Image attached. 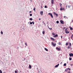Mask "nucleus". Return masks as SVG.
<instances>
[{"instance_id": "nucleus-1", "label": "nucleus", "mask_w": 73, "mask_h": 73, "mask_svg": "<svg viewBox=\"0 0 73 73\" xmlns=\"http://www.w3.org/2000/svg\"><path fill=\"white\" fill-rule=\"evenodd\" d=\"M68 29H66V30H65V32L66 33H69V31H68Z\"/></svg>"}, {"instance_id": "nucleus-2", "label": "nucleus", "mask_w": 73, "mask_h": 73, "mask_svg": "<svg viewBox=\"0 0 73 73\" xmlns=\"http://www.w3.org/2000/svg\"><path fill=\"white\" fill-rule=\"evenodd\" d=\"M70 45L69 46H68V49H70V48H71V46H72V44L71 43H70Z\"/></svg>"}, {"instance_id": "nucleus-3", "label": "nucleus", "mask_w": 73, "mask_h": 73, "mask_svg": "<svg viewBox=\"0 0 73 73\" xmlns=\"http://www.w3.org/2000/svg\"><path fill=\"white\" fill-rule=\"evenodd\" d=\"M48 15H50V16L51 17V18H53V15H52V13H50L48 14Z\"/></svg>"}, {"instance_id": "nucleus-4", "label": "nucleus", "mask_w": 73, "mask_h": 73, "mask_svg": "<svg viewBox=\"0 0 73 73\" xmlns=\"http://www.w3.org/2000/svg\"><path fill=\"white\" fill-rule=\"evenodd\" d=\"M60 23L61 24H64V21L62 20H60Z\"/></svg>"}, {"instance_id": "nucleus-5", "label": "nucleus", "mask_w": 73, "mask_h": 73, "mask_svg": "<svg viewBox=\"0 0 73 73\" xmlns=\"http://www.w3.org/2000/svg\"><path fill=\"white\" fill-rule=\"evenodd\" d=\"M69 55L70 57H72V56L73 57V54L72 53H70Z\"/></svg>"}, {"instance_id": "nucleus-6", "label": "nucleus", "mask_w": 73, "mask_h": 73, "mask_svg": "<svg viewBox=\"0 0 73 73\" xmlns=\"http://www.w3.org/2000/svg\"><path fill=\"white\" fill-rule=\"evenodd\" d=\"M40 14L42 16V15H43V11H41V12L40 11Z\"/></svg>"}, {"instance_id": "nucleus-7", "label": "nucleus", "mask_w": 73, "mask_h": 73, "mask_svg": "<svg viewBox=\"0 0 73 73\" xmlns=\"http://www.w3.org/2000/svg\"><path fill=\"white\" fill-rule=\"evenodd\" d=\"M51 2L52 4H53V3H54V0H51Z\"/></svg>"}, {"instance_id": "nucleus-8", "label": "nucleus", "mask_w": 73, "mask_h": 73, "mask_svg": "<svg viewBox=\"0 0 73 73\" xmlns=\"http://www.w3.org/2000/svg\"><path fill=\"white\" fill-rule=\"evenodd\" d=\"M58 37V35L57 34L56 35H55L53 36L54 38H56V37Z\"/></svg>"}, {"instance_id": "nucleus-9", "label": "nucleus", "mask_w": 73, "mask_h": 73, "mask_svg": "<svg viewBox=\"0 0 73 73\" xmlns=\"http://www.w3.org/2000/svg\"><path fill=\"white\" fill-rule=\"evenodd\" d=\"M60 10V11H62V10H65V9H64L63 8H62V7H61Z\"/></svg>"}, {"instance_id": "nucleus-10", "label": "nucleus", "mask_w": 73, "mask_h": 73, "mask_svg": "<svg viewBox=\"0 0 73 73\" xmlns=\"http://www.w3.org/2000/svg\"><path fill=\"white\" fill-rule=\"evenodd\" d=\"M56 48V49H58V51H60L61 50L60 48H58L57 47Z\"/></svg>"}, {"instance_id": "nucleus-11", "label": "nucleus", "mask_w": 73, "mask_h": 73, "mask_svg": "<svg viewBox=\"0 0 73 73\" xmlns=\"http://www.w3.org/2000/svg\"><path fill=\"white\" fill-rule=\"evenodd\" d=\"M54 14H55V15H56V17H58V14L57 13H56L55 12H54Z\"/></svg>"}, {"instance_id": "nucleus-12", "label": "nucleus", "mask_w": 73, "mask_h": 73, "mask_svg": "<svg viewBox=\"0 0 73 73\" xmlns=\"http://www.w3.org/2000/svg\"><path fill=\"white\" fill-rule=\"evenodd\" d=\"M58 66H59V64H58L57 65L55 66V68H57V67H58Z\"/></svg>"}, {"instance_id": "nucleus-13", "label": "nucleus", "mask_w": 73, "mask_h": 73, "mask_svg": "<svg viewBox=\"0 0 73 73\" xmlns=\"http://www.w3.org/2000/svg\"><path fill=\"white\" fill-rule=\"evenodd\" d=\"M50 38H51V40H53V41H54V39L53 38L51 37Z\"/></svg>"}, {"instance_id": "nucleus-14", "label": "nucleus", "mask_w": 73, "mask_h": 73, "mask_svg": "<svg viewBox=\"0 0 73 73\" xmlns=\"http://www.w3.org/2000/svg\"><path fill=\"white\" fill-rule=\"evenodd\" d=\"M52 45L54 46H56V44H54V43H52Z\"/></svg>"}, {"instance_id": "nucleus-15", "label": "nucleus", "mask_w": 73, "mask_h": 73, "mask_svg": "<svg viewBox=\"0 0 73 73\" xmlns=\"http://www.w3.org/2000/svg\"><path fill=\"white\" fill-rule=\"evenodd\" d=\"M29 68H30V69L32 68V66H31V65H29Z\"/></svg>"}, {"instance_id": "nucleus-16", "label": "nucleus", "mask_w": 73, "mask_h": 73, "mask_svg": "<svg viewBox=\"0 0 73 73\" xmlns=\"http://www.w3.org/2000/svg\"><path fill=\"white\" fill-rule=\"evenodd\" d=\"M69 28H70V30H72V29H73V28H72V27H69Z\"/></svg>"}, {"instance_id": "nucleus-17", "label": "nucleus", "mask_w": 73, "mask_h": 73, "mask_svg": "<svg viewBox=\"0 0 73 73\" xmlns=\"http://www.w3.org/2000/svg\"><path fill=\"white\" fill-rule=\"evenodd\" d=\"M42 34H43V35L45 34V31H43L42 32Z\"/></svg>"}, {"instance_id": "nucleus-18", "label": "nucleus", "mask_w": 73, "mask_h": 73, "mask_svg": "<svg viewBox=\"0 0 73 73\" xmlns=\"http://www.w3.org/2000/svg\"><path fill=\"white\" fill-rule=\"evenodd\" d=\"M44 49L45 50H46V51H48V49H47L46 48H44Z\"/></svg>"}, {"instance_id": "nucleus-19", "label": "nucleus", "mask_w": 73, "mask_h": 73, "mask_svg": "<svg viewBox=\"0 0 73 73\" xmlns=\"http://www.w3.org/2000/svg\"><path fill=\"white\" fill-rule=\"evenodd\" d=\"M69 60L70 61L71 60H72V58L70 57L69 58Z\"/></svg>"}, {"instance_id": "nucleus-20", "label": "nucleus", "mask_w": 73, "mask_h": 73, "mask_svg": "<svg viewBox=\"0 0 73 73\" xmlns=\"http://www.w3.org/2000/svg\"><path fill=\"white\" fill-rule=\"evenodd\" d=\"M48 28L49 29H50V30H52V28H49V27H48Z\"/></svg>"}, {"instance_id": "nucleus-21", "label": "nucleus", "mask_w": 73, "mask_h": 73, "mask_svg": "<svg viewBox=\"0 0 73 73\" xmlns=\"http://www.w3.org/2000/svg\"><path fill=\"white\" fill-rule=\"evenodd\" d=\"M58 44L59 45H61V42H59Z\"/></svg>"}, {"instance_id": "nucleus-22", "label": "nucleus", "mask_w": 73, "mask_h": 73, "mask_svg": "<svg viewBox=\"0 0 73 73\" xmlns=\"http://www.w3.org/2000/svg\"><path fill=\"white\" fill-rule=\"evenodd\" d=\"M67 70H68V69L67 68L65 70V72H67Z\"/></svg>"}, {"instance_id": "nucleus-23", "label": "nucleus", "mask_w": 73, "mask_h": 73, "mask_svg": "<svg viewBox=\"0 0 73 73\" xmlns=\"http://www.w3.org/2000/svg\"><path fill=\"white\" fill-rule=\"evenodd\" d=\"M56 23L57 24H58L59 23V21H57Z\"/></svg>"}, {"instance_id": "nucleus-24", "label": "nucleus", "mask_w": 73, "mask_h": 73, "mask_svg": "<svg viewBox=\"0 0 73 73\" xmlns=\"http://www.w3.org/2000/svg\"><path fill=\"white\" fill-rule=\"evenodd\" d=\"M52 35H55V34L54 33H52Z\"/></svg>"}, {"instance_id": "nucleus-25", "label": "nucleus", "mask_w": 73, "mask_h": 73, "mask_svg": "<svg viewBox=\"0 0 73 73\" xmlns=\"http://www.w3.org/2000/svg\"><path fill=\"white\" fill-rule=\"evenodd\" d=\"M66 65V64L65 63L64 64V66H65Z\"/></svg>"}, {"instance_id": "nucleus-26", "label": "nucleus", "mask_w": 73, "mask_h": 73, "mask_svg": "<svg viewBox=\"0 0 73 73\" xmlns=\"http://www.w3.org/2000/svg\"><path fill=\"white\" fill-rule=\"evenodd\" d=\"M30 20H33V19L32 18H30Z\"/></svg>"}, {"instance_id": "nucleus-27", "label": "nucleus", "mask_w": 73, "mask_h": 73, "mask_svg": "<svg viewBox=\"0 0 73 73\" xmlns=\"http://www.w3.org/2000/svg\"><path fill=\"white\" fill-rule=\"evenodd\" d=\"M1 34H2V35H3V31H1Z\"/></svg>"}, {"instance_id": "nucleus-28", "label": "nucleus", "mask_w": 73, "mask_h": 73, "mask_svg": "<svg viewBox=\"0 0 73 73\" xmlns=\"http://www.w3.org/2000/svg\"><path fill=\"white\" fill-rule=\"evenodd\" d=\"M25 45H26V46H27V42H26L25 43Z\"/></svg>"}, {"instance_id": "nucleus-29", "label": "nucleus", "mask_w": 73, "mask_h": 73, "mask_svg": "<svg viewBox=\"0 0 73 73\" xmlns=\"http://www.w3.org/2000/svg\"><path fill=\"white\" fill-rule=\"evenodd\" d=\"M0 73H3V72H2V71L1 70H0Z\"/></svg>"}, {"instance_id": "nucleus-30", "label": "nucleus", "mask_w": 73, "mask_h": 73, "mask_svg": "<svg viewBox=\"0 0 73 73\" xmlns=\"http://www.w3.org/2000/svg\"><path fill=\"white\" fill-rule=\"evenodd\" d=\"M67 70H70V68H67Z\"/></svg>"}, {"instance_id": "nucleus-31", "label": "nucleus", "mask_w": 73, "mask_h": 73, "mask_svg": "<svg viewBox=\"0 0 73 73\" xmlns=\"http://www.w3.org/2000/svg\"><path fill=\"white\" fill-rule=\"evenodd\" d=\"M44 8H48V7H47V6H46V5L44 6Z\"/></svg>"}, {"instance_id": "nucleus-32", "label": "nucleus", "mask_w": 73, "mask_h": 73, "mask_svg": "<svg viewBox=\"0 0 73 73\" xmlns=\"http://www.w3.org/2000/svg\"><path fill=\"white\" fill-rule=\"evenodd\" d=\"M62 5V4L60 3V7H61Z\"/></svg>"}, {"instance_id": "nucleus-33", "label": "nucleus", "mask_w": 73, "mask_h": 73, "mask_svg": "<svg viewBox=\"0 0 73 73\" xmlns=\"http://www.w3.org/2000/svg\"><path fill=\"white\" fill-rule=\"evenodd\" d=\"M30 16H32V14H30Z\"/></svg>"}, {"instance_id": "nucleus-34", "label": "nucleus", "mask_w": 73, "mask_h": 73, "mask_svg": "<svg viewBox=\"0 0 73 73\" xmlns=\"http://www.w3.org/2000/svg\"><path fill=\"white\" fill-rule=\"evenodd\" d=\"M66 45L67 46L68 45V43H66Z\"/></svg>"}, {"instance_id": "nucleus-35", "label": "nucleus", "mask_w": 73, "mask_h": 73, "mask_svg": "<svg viewBox=\"0 0 73 73\" xmlns=\"http://www.w3.org/2000/svg\"><path fill=\"white\" fill-rule=\"evenodd\" d=\"M34 11H35L36 10V8H35V7L33 9Z\"/></svg>"}, {"instance_id": "nucleus-36", "label": "nucleus", "mask_w": 73, "mask_h": 73, "mask_svg": "<svg viewBox=\"0 0 73 73\" xmlns=\"http://www.w3.org/2000/svg\"><path fill=\"white\" fill-rule=\"evenodd\" d=\"M70 5H68V8H70Z\"/></svg>"}, {"instance_id": "nucleus-37", "label": "nucleus", "mask_w": 73, "mask_h": 73, "mask_svg": "<svg viewBox=\"0 0 73 73\" xmlns=\"http://www.w3.org/2000/svg\"><path fill=\"white\" fill-rule=\"evenodd\" d=\"M32 23H33V25H34L35 24V23H34V22H32Z\"/></svg>"}, {"instance_id": "nucleus-38", "label": "nucleus", "mask_w": 73, "mask_h": 73, "mask_svg": "<svg viewBox=\"0 0 73 73\" xmlns=\"http://www.w3.org/2000/svg\"><path fill=\"white\" fill-rule=\"evenodd\" d=\"M30 24H32V23L30 22Z\"/></svg>"}, {"instance_id": "nucleus-39", "label": "nucleus", "mask_w": 73, "mask_h": 73, "mask_svg": "<svg viewBox=\"0 0 73 73\" xmlns=\"http://www.w3.org/2000/svg\"><path fill=\"white\" fill-rule=\"evenodd\" d=\"M15 73H17V71H15Z\"/></svg>"}, {"instance_id": "nucleus-40", "label": "nucleus", "mask_w": 73, "mask_h": 73, "mask_svg": "<svg viewBox=\"0 0 73 73\" xmlns=\"http://www.w3.org/2000/svg\"><path fill=\"white\" fill-rule=\"evenodd\" d=\"M65 29V27H64V28H63V29L64 30V29Z\"/></svg>"}, {"instance_id": "nucleus-41", "label": "nucleus", "mask_w": 73, "mask_h": 73, "mask_svg": "<svg viewBox=\"0 0 73 73\" xmlns=\"http://www.w3.org/2000/svg\"><path fill=\"white\" fill-rule=\"evenodd\" d=\"M61 38H62V36L61 35Z\"/></svg>"}, {"instance_id": "nucleus-42", "label": "nucleus", "mask_w": 73, "mask_h": 73, "mask_svg": "<svg viewBox=\"0 0 73 73\" xmlns=\"http://www.w3.org/2000/svg\"><path fill=\"white\" fill-rule=\"evenodd\" d=\"M70 73V71H69L68 72V73Z\"/></svg>"}, {"instance_id": "nucleus-43", "label": "nucleus", "mask_w": 73, "mask_h": 73, "mask_svg": "<svg viewBox=\"0 0 73 73\" xmlns=\"http://www.w3.org/2000/svg\"><path fill=\"white\" fill-rule=\"evenodd\" d=\"M39 20H41V19L40 18H39Z\"/></svg>"}, {"instance_id": "nucleus-44", "label": "nucleus", "mask_w": 73, "mask_h": 73, "mask_svg": "<svg viewBox=\"0 0 73 73\" xmlns=\"http://www.w3.org/2000/svg\"><path fill=\"white\" fill-rule=\"evenodd\" d=\"M66 17V16H64V18H65V17Z\"/></svg>"}, {"instance_id": "nucleus-45", "label": "nucleus", "mask_w": 73, "mask_h": 73, "mask_svg": "<svg viewBox=\"0 0 73 73\" xmlns=\"http://www.w3.org/2000/svg\"><path fill=\"white\" fill-rule=\"evenodd\" d=\"M41 8H42V6H41Z\"/></svg>"}, {"instance_id": "nucleus-46", "label": "nucleus", "mask_w": 73, "mask_h": 73, "mask_svg": "<svg viewBox=\"0 0 73 73\" xmlns=\"http://www.w3.org/2000/svg\"><path fill=\"white\" fill-rule=\"evenodd\" d=\"M30 13H31V11H30Z\"/></svg>"}, {"instance_id": "nucleus-47", "label": "nucleus", "mask_w": 73, "mask_h": 73, "mask_svg": "<svg viewBox=\"0 0 73 73\" xmlns=\"http://www.w3.org/2000/svg\"><path fill=\"white\" fill-rule=\"evenodd\" d=\"M24 60H25V59H24Z\"/></svg>"}, {"instance_id": "nucleus-48", "label": "nucleus", "mask_w": 73, "mask_h": 73, "mask_svg": "<svg viewBox=\"0 0 73 73\" xmlns=\"http://www.w3.org/2000/svg\"><path fill=\"white\" fill-rule=\"evenodd\" d=\"M3 73H5V72H3Z\"/></svg>"}]
</instances>
